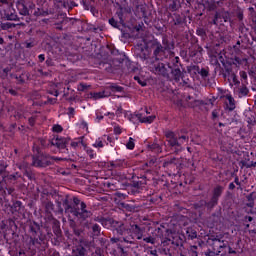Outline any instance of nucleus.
Masks as SVG:
<instances>
[{
	"label": "nucleus",
	"instance_id": "obj_1",
	"mask_svg": "<svg viewBox=\"0 0 256 256\" xmlns=\"http://www.w3.org/2000/svg\"><path fill=\"white\" fill-rule=\"evenodd\" d=\"M149 115V111L145 110L142 113H138L132 117H136V119H138V121H140V123H153V121H155V115H151V116H147Z\"/></svg>",
	"mask_w": 256,
	"mask_h": 256
},
{
	"label": "nucleus",
	"instance_id": "obj_2",
	"mask_svg": "<svg viewBox=\"0 0 256 256\" xmlns=\"http://www.w3.org/2000/svg\"><path fill=\"white\" fill-rule=\"evenodd\" d=\"M220 97L225 99V104L229 111H233V109H235V99H233L229 91H224Z\"/></svg>",
	"mask_w": 256,
	"mask_h": 256
},
{
	"label": "nucleus",
	"instance_id": "obj_3",
	"mask_svg": "<svg viewBox=\"0 0 256 256\" xmlns=\"http://www.w3.org/2000/svg\"><path fill=\"white\" fill-rule=\"evenodd\" d=\"M185 141H187L186 136L180 137L179 140H176L174 137H172L169 139V144L171 147H177L178 145H181V143H185Z\"/></svg>",
	"mask_w": 256,
	"mask_h": 256
},
{
	"label": "nucleus",
	"instance_id": "obj_4",
	"mask_svg": "<svg viewBox=\"0 0 256 256\" xmlns=\"http://www.w3.org/2000/svg\"><path fill=\"white\" fill-rule=\"evenodd\" d=\"M77 127H79L82 133L84 134L89 133V127H88V124L85 122V120H79L77 123Z\"/></svg>",
	"mask_w": 256,
	"mask_h": 256
},
{
	"label": "nucleus",
	"instance_id": "obj_5",
	"mask_svg": "<svg viewBox=\"0 0 256 256\" xmlns=\"http://www.w3.org/2000/svg\"><path fill=\"white\" fill-rule=\"evenodd\" d=\"M132 231H133L134 237H136V239H143V231H141V228H139V226H137V225L132 226Z\"/></svg>",
	"mask_w": 256,
	"mask_h": 256
},
{
	"label": "nucleus",
	"instance_id": "obj_6",
	"mask_svg": "<svg viewBox=\"0 0 256 256\" xmlns=\"http://www.w3.org/2000/svg\"><path fill=\"white\" fill-rule=\"evenodd\" d=\"M73 253L76 256H85L87 253V250L82 245L78 246L77 248L73 249Z\"/></svg>",
	"mask_w": 256,
	"mask_h": 256
},
{
	"label": "nucleus",
	"instance_id": "obj_7",
	"mask_svg": "<svg viewBox=\"0 0 256 256\" xmlns=\"http://www.w3.org/2000/svg\"><path fill=\"white\" fill-rule=\"evenodd\" d=\"M17 9L20 12V15H29V10L27 9V7H25L23 3L18 2Z\"/></svg>",
	"mask_w": 256,
	"mask_h": 256
},
{
	"label": "nucleus",
	"instance_id": "obj_8",
	"mask_svg": "<svg viewBox=\"0 0 256 256\" xmlns=\"http://www.w3.org/2000/svg\"><path fill=\"white\" fill-rule=\"evenodd\" d=\"M155 71L158 75H167V67L165 64H159Z\"/></svg>",
	"mask_w": 256,
	"mask_h": 256
},
{
	"label": "nucleus",
	"instance_id": "obj_9",
	"mask_svg": "<svg viewBox=\"0 0 256 256\" xmlns=\"http://www.w3.org/2000/svg\"><path fill=\"white\" fill-rule=\"evenodd\" d=\"M70 139L69 138H60L57 140L56 145L60 148V149H64V147H66V145L69 143Z\"/></svg>",
	"mask_w": 256,
	"mask_h": 256
},
{
	"label": "nucleus",
	"instance_id": "obj_10",
	"mask_svg": "<svg viewBox=\"0 0 256 256\" xmlns=\"http://www.w3.org/2000/svg\"><path fill=\"white\" fill-rule=\"evenodd\" d=\"M79 145H82V147H83V145H85L83 142V137L77 138L71 142V147H73V149H77V147H79Z\"/></svg>",
	"mask_w": 256,
	"mask_h": 256
},
{
	"label": "nucleus",
	"instance_id": "obj_11",
	"mask_svg": "<svg viewBox=\"0 0 256 256\" xmlns=\"http://www.w3.org/2000/svg\"><path fill=\"white\" fill-rule=\"evenodd\" d=\"M93 147H95L96 149H103V147H105V144L103 143V138L96 139Z\"/></svg>",
	"mask_w": 256,
	"mask_h": 256
},
{
	"label": "nucleus",
	"instance_id": "obj_12",
	"mask_svg": "<svg viewBox=\"0 0 256 256\" xmlns=\"http://www.w3.org/2000/svg\"><path fill=\"white\" fill-rule=\"evenodd\" d=\"M109 94H105V92H96L94 94H92V97L94 99H103V97H108Z\"/></svg>",
	"mask_w": 256,
	"mask_h": 256
},
{
	"label": "nucleus",
	"instance_id": "obj_13",
	"mask_svg": "<svg viewBox=\"0 0 256 256\" xmlns=\"http://www.w3.org/2000/svg\"><path fill=\"white\" fill-rule=\"evenodd\" d=\"M83 148L86 150V153L89 155V157H91V159L95 157V153H93V149L87 147L86 144H83Z\"/></svg>",
	"mask_w": 256,
	"mask_h": 256
},
{
	"label": "nucleus",
	"instance_id": "obj_14",
	"mask_svg": "<svg viewBox=\"0 0 256 256\" xmlns=\"http://www.w3.org/2000/svg\"><path fill=\"white\" fill-rule=\"evenodd\" d=\"M127 149H135V140L132 137L129 138L128 143L126 144Z\"/></svg>",
	"mask_w": 256,
	"mask_h": 256
},
{
	"label": "nucleus",
	"instance_id": "obj_15",
	"mask_svg": "<svg viewBox=\"0 0 256 256\" xmlns=\"http://www.w3.org/2000/svg\"><path fill=\"white\" fill-rule=\"evenodd\" d=\"M223 191V188L221 186H218L214 189V197H219Z\"/></svg>",
	"mask_w": 256,
	"mask_h": 256
},
{
	"label": "nucleus",
	"instance_id": "obj_16",
	"mask_svg": "<svg viewBox=\"0 0 256 256\" xmlns=\"http://www.w3.org/2000/svg\"><path fill=\"white\" fill-rule=\"evenodd\" d=\"M52 131H54V133H61V131H63V127H61V125H54L52 127Z\"/></svg>",
	"mask_w": 256,
	"mask_h": 256
},
{
	"label": "nucleus",
	"instance_id": "obj_17",
	"mask_svg": "<svg viewBox=\"0 0 256 256\" xmlns=\"http://www.w3.org/2000/svg\"><path fill=\"white\" fill-rule=\"evenodd\" d=\"M229 81H230V83H234V85H237V83H239V80H237V76H235L234 74H232L229 77Z\"/></svg>",
	"mask_w": 256,
	"mask_h": 256
},
{
	"label": "nucleus",
	"instance_id": "obj_18",
	"mask_svg": "<svg viewBox=\"0 0 256 256\" xmlns=\"http://www.w3.org/2000/svg\"><path fill=\"white\" fill-rule=\"evenodd\" d=\"M86 89H89V86H87V84H79L78 85V91H86Z\"/></svg>",
	"mask_w": 256,
	"mask_h": 256
},
{
	"label": "nucleus",
	"instance_id": "obj_19",
	"mask_svg": "<svg viewBox=\"0 0 256 256\" xmlns=\"http://www.w3.org/2000/svg\"><path fill=\"white\" fill-rule=\"evenodd\" d=\"M114 133H115L116 135H121L122 129H121L119 126H115V127H114Z\"/></svg>",
	"mask_w": 256,
	"mask_h": 256
},
{
	"label": "nucleus",
	"instance_id": "obj_20",
	"mask_svg": "<svg viewBox=\"0 0 256 256\" xmlns=\"http://www.w3.org/2000/svg\"><path fill=\"white\" fill-rule=\"evenodd\" d=\"M214 247H220V249H221V247H223V245H221V240L215 239L214 240Z\"/></svg>",
	"mask_w": 256,
	"mask_h": 256
},
{
	"label": "nucleus",
	"instance_id": "obj_21",
	"mask_svg": "<svg viewBox=\"0 0 256 256\" xmlns=\"http://www.w3.org/2000/svg\"><path fill=\"white\" fill-rule=\"evenodd\" d=\"M145 243H155V240L151 237L144 238Z\"/></svg>",
	"mask_w": 256,
	"mask_h": 256
},
{
	"label": "nucleus",
	"instance_id": "obj_22",
	"mask_svg": "<svg viewBox=\"0 0 256 256\" xmlns=\"http://www.w3.org/2000/svg\"><path fill=\"white\" fill-rule=\"evenodd\" d=\"M109 23H110V25H112V27H117V21H115V19H110L109 20Z\"/></svg>",
	"mask_w": 256,
	"mask_h": 256
},
{
	"label": "nucleus",
	"instance_id": "obj_23",
	"mask_svg": "<svg viewBox=\"0 0 256 256\" xmlns=\"http://www.w3.org/2000/svg\"><path fill=\"white\" fill-rule=\"evenodd\" d=\"M134 79H135V81H138V83L140 84V85H142V87H145V82H141V80L139 79V77H134Z\"/></svg>",
	"mask_w": 256,
	"mask_h": 256
},
{
	"label": "nucleus",
	"instance_id": "obj_24",
	"mask_svg": "<svg viewBox=\"0 0 256 256\" xmlns=\"http://www.w3.org/2000/svg\"><path fill=\"white\" fill-rule=\"evenodd\" d=\"M244 167H255L256 163H243Z\"/></svg>",
	"mask_w": 256,
	"mask_h": 256
},
{
	"label": "nucleus",
	"instance_id": "obj_25",
	"mask_svg": "<svg viewBox=\"0 0 256 256\" xmlns=\"http://www.w3.org/2000/svg\"><path fill=\"white\" fill-rule=\"evenodd\" d=\"M240 76L242 77V79H247V73L246 72H240Z\"/></svg>",
	"mask_w": 256,
	"mask_h": 256
},
{
	"label": "nucleus",
	"instance_id": "obj_26",
	"mask_svg": "<svg viewBox=\"0 0 256 256\" xmlns=\"http://www.w3.org/2000/svg\"><path fill=\"white\" fill-rule=\"evenodd\" d=\"M121 113H123V109L118 108V110L116 111V115H117L118 117H120V116H121Z\"/></svg>",
	"mask_w": 256,
	"mask_h": 256
},
{
	"label": "nucleus",
	"instance_id": "obj_27",
	"mask_svg": "<svg viewBox=\"0 0 256 256\" xmlns=\"http://www.w3.org/2000/svg\"><path fill=\"white\" fill-rule=\"evenodd\" d=\"M38 57H39L40 61H45V55L40 54Z\"/></svg>",
	"mask_w": 256,
	"mask_h": 256
},
{
	"label": "nucleus",
	"instance_id": "obj_28",
	"mask_svg": "<svg viewBox=\"0 0 256 256\" xmlns=\"http://www.w3.org/2000/svg\"><path fill=\"white\" fill-rule=\"evenodd\" d=\"M110 119H113V117H115V114L114 113H108Z\"/></svg>",
	"mask_w": 256,
	"mask_h": 256
},
{
	"label": "nucleus",
	"instance_id": "obj_29",
	"mask_svg": "<svg viewBox=\"0 0 256 256\" xmlns=\"http://www.w3.org/2000/svg\"><path fill=\"white\" fill-rule=\"evenodd\" d=\"M229 188H230V189H235V184L231 183V184L229 185Z\"/></svg>",
	"mask_w": 256,
	"mask_h": 256
},
{
	"label": "nucleus",
	"instance_id": "obj_30",
	"mask_svg": "<svg viewBox=\"0 0 256 256\" xmlns=\"http://www.w3.org/2000/svg\"><path fill=\"white\" fill-rule=\"evenodd\" d=\"M96 119L97 121H101L103 119V116H97Z\"/></svg>",
	"mask_w": 256,
	"mask_h": 256
},
{
	"label": "nucleus",
	"instance_id": "obj_31",
	"mask_svg": "<svg viewBox=\"0 0 256 256\" xmlns=\"http://www.w3.org/2000/svg\"><path fill=\"white\" fill-rule=\"evenodd\" d=\"M212 116H213L214 118L217 117V112H216V111L212 112Z\"/></svg>",
	"mask_w": 256,
	"mask_h": 256
},
{
	"label": "nucleus",
	"instance_id": "obj_32",
	"mask_svg": "<svg viewBox=\"0 0 256 256\" xmlns=\"http://www.w3.org/2000/svg\"><path fill=\"white\" fill-rule=\"evenodd\" d=\"M55 161H63V158H54Z\"/></svg>",
	"mask_w": 256,
	"mask_h": 256
},
{
	"label": "nucleus",
	"instance_id": "obj_33",
	"mask_svg": "<svg viewBox=\"0 0 256 256\" xmlns=\"http://www.w3.org/2000/svg\"><path fill=\"white\" fill-rule=\"evenodd\" d=\"M58 96H59V92L56 91V92L54 93V97H58Z\"/></svg>",
	"mask_w": 256,
	"mask_h": 256
},
{
	"label": "nucleus",
	"instance_id": "obj_34",
	"mask_svg": "<svg viewBox=\"0 0 256 256\" xmlns=\"http://www.w3.org/2000/svg\"><path fill=\"white\" fill-rule=\"evenodd\" d=\"M3 42H4L3 38H0V45H3Z\"/></svg>",
	"mask_w": 256,
	"mask_h": 256
},
{
	"label": "nucleus",
	"instance_id": "obj_35",
	"mask_svg": "<svg viewBox=\"0 0 256 256\" xmlns=\"http://www.w3.org/2000/svg\"><path fill=\"white\" fill-rule=\"evenodd\" d=\"M70 113H73V108H70Z\"/></svg>",
	"mask_w": 256,
	"mask_h": 256
},
{
	"label": "nucleus",
	"instance_id": "obj_36",
	"mask_svg": "<svg viewBox=\"0 0 256 256\" xmlns=\"http://www.w3.org/2000/svg\"><path fill=\"white\" fill-rule=\"evenodd\" d=\"M192 237H197V234H194Z\"/></svg>",
	"mask_w": 256,
	"mask_h": 256
},
{
	"label": "nucleus",
	"instance_id": "obj_37",
	"mask_svg": "<svg viewBox=\"0 0 256 256\" xmlns=\"http://www.w3.org/2000/svg\"><path fill=\"white\" fill-rule=\"evenodd\" d=\"M34 165H39V164H37V162H34Z\"/></svg>",
	"mask_w": 256,
	"mask_h": 256
},
{
	"label": "nucleus",
	"instance_id": "obj_38",
	"mask_svg": "<svg viewBox=\"0 0 256 256\" xmlns=\"http://www.w3.org/2000/svg\"><path fill=\"white\" fill-rule=\"evenodd\" d=\"M74 215H76V216H77V215H79V214H77L76 212H74Z\"/></svg>",
	"mask_w": 256,
	"mask_h": 256
},
{
	"label": "nucleus",
	"instance_id": "obj_39",
	"mask_svg": "<svg viewBox=\"0 0 256 256\" xmlns=\"http://www.w3.org/2000/svg\"><path fill=\"white\" fill-rule=\"evenodd\" d=\"M82 207H85V204L82 203Z\"/></svg>",
	"mask_w": 256,
	"mask_h": 256
},
{
	"label": "nucleus",
	"instance_id": "obj_40",
	"mask_svg": "<svg viewBox=\"0 0 256 256\" xmlns=\"http://www.w3.org/2000/svg\"><path fill=\"white\" fill-rule=\"evenodd\" d=\"M94 229H97V226H94Z\"/></svg>",
	"mask_w": 256,
	"mask_h": 256
},
{
	"label": "nucleus",
	"instance_id": "obj_41",
	"mask_svg": "<svg viewBox=\"0 0 256 256\" xmlns=\"http://www.w3.org/2000/svg\"><path fill=\"white\" fill-rule=\"evenodd\" d=\"M249 221H251V218H249Z\"/></svg>",
	"mask_w": 256,
	"mask_h": 256
}]
</instances>
